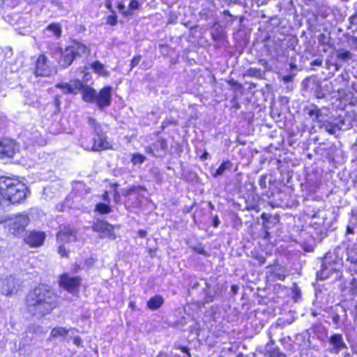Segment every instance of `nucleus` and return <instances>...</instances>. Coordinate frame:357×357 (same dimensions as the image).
Instances as JSON below:
<instances>
[{
    "label": "nucleus",
    "mask_w": 357,
    "mask_h": 357,
    "mask_svg": "<svg viewBox=\"0 0 357 357\" xmlns=\"http://www.w3.org/2000/svg\"><path fill=\"white\" fill-rule=\"evenodd\" d=\"M56 305V295L45 286L36 287L26 296V309L30 314L35 316L43 317L49 314Z\"/></svg>",
    "instance_id": "nucleus-1"
},
{
    "label": "nucleus",
    "mask_w": 357,
    "mask_h": 357,
    "mask_svg": "<svg viewBox=\"0 0 357 357\" xmlns=\"http://www.w3.org/2000/svg\"><path fill=\"white\" fill-rule=\"evenodd\" d=\"M27 187L18 179L0 177V210L10 206L20 204L25 200L27 196Z\"/></svg>",
    "instance_id": "nucleus-2"
},
{
    "label": "nucleus",
    "mask_w": 357,
    "mask_h": 357,
    "mask_svg": "<svg viewBox=\"0 0 357 357\" xmlns=\"http://www.w3.org/2000/svg\"><path fill=\"white\" fill-rule=\"evenodd\" d=\"M60 50L61 57L58 60L60 68H67L73 63L77 56H82L89 53L87 47L79 42H73L65 49Z\"/></svg>",
    "instance_id": "nucleus-3"
},
{
    "label": "nucleus",
    "mask_w": 357,
    "mask_h": 357,
    "mask_svg": "<svg viewBox=\"0 0 357 357\" xmlns=\"http://www.w3.org/2000/svg\"><path fill=\"white\" fill-rule=\"evenodd\" d=\"M5 222L10 234L13 236H19L22 234L30 222L28 214L19 213L8 219L0 218V224Z\"/></svg>",
    "instance_id": "nucleus-4"
},
{
    "label": "nucleus",
    "mask_w": 357,
    "mask_h": 357,
    "mask_svg": "<svg viewBox=\"0 0 357 357\" xmlns=\"http://www.w3.org/2000/svg\"><path fill=\"white\" fill-rule=\"evenodd\" d=\"M342 265V259L334 256L332 253H327L322 261V269L317 273L319 280L328 278L331 273L337 271Z\"/></svg>",
    "instance_id": "nucleus-5"
},
{
    "label": "nucleus",
    "mask_w": 357,
    "mask_h": 357,
    "mask_svg": "<svg viewBox=\"0 0 357 357\" xmlns=\"http://www.w3.org/2000/svg\"><path fill=\"white\" fill-rule=\"evenodd\" d=\"M112 144L107 140V136L105 132L100 131L95 133L93 136V144L92 146H86L84 149L92 151H99L102 150L109 149Z\"/></svg>",
    "instance_id": "nucleus-6"
},
{
    "label": "nucleus",
    "mask_w": 357,
    "mask_h": 357,
    "mask_svg": "<svg viewBox=\"0 0 357 357\" xmlns=\"http://www.w3.org/2000/svg\"><path fill=\"white\" fill-rule=\"evenodd\" d=\"M112 91L111 86L103 87L98 93H96V107L102 110L103 109L110 106L112 103Z\"/></svg>",
    "instance_id": "nucleus-7"
},
{
    "label": "nucleus",
    "mask_w": 357,
    "mask_h": 357,
    "mask_svg": "<svg viewBox=\"0 0 357 357\" xmlns=\"http://www.w3.org/2000/svg\"><path fill=\"white\" fill-rule=\"evenodd\" d=\"M20 288L18 281L12 276L0 279V292L6 296L16 294Z\"/></svg>",
    "instance_id": "nucleus-8"
},
{
    "label": "nucleus",
    "mask_w": 357,
    "mask_h": 357,
    "mask_svg": "<svg viewBox=\"0 0 357 357\" xmlns=\"http://www.w3.org/2000/svg\"><path fill=\"white\" fill-rule=\"evenodd\" d=\"M81 283L79 277H70L64 273L60 276L59 284L70 293H74L79 290Z\"/></svg>",
    "instance_id": "nucleus-9"
},
{
    "label": "nucleus",
    "mask_w": 357,
    "mask_h": 357,
    "mask_svg": "<svg viewBox=\"0 0 357 357\" xmlns=\"http://www.w3.org/2000/svg\"><path fill=\"white\" fill-rule=\"evenodd\" d=\"M33 74L36 77H50L53 75V70L47 64V58L40 54L37 59Z\"/></svg>",
    "instance_id": "nucleus-10"
},
{
    "label": "nucleus",
    "mask_w": 357,
    "mask_h": 357,
    "mask_svg": "<svg viewBox=\"0 0 357 357\" xmlns=\"http://www.w3.org/2000/svg\"><path fill=\"white\" fill-rule=\"evenodd\" d=\"M45 237V234L43 231H31L26 234L24 241L30 247L36 248L43 244Z\"/></svg>",
    "instance_id": "nucleus-11"
},
{
    "label": "nucleus",
    "mask_w": 357,
    "mask_h": 357,
    "mask_svg": "<svg viewBox=\"0 0 357 357\" xmlns=\"http://www.w3.org/2000/svg\"><path fill=\"white\" fill-rule=\"evenodd\" d=\"M223 290L224 287L222 284H216L211 288V284L208 282H206L205 287L204 288L205 303L213 302L217 297L222 294Z\"/></svg>",
    "instance_id": "nucleus-12"
},
{
    "label": "nucleus",
    "mask_w": 357,
    "mask_h": 357,
    "mask_svg": "<svg viewBox=\"0 0 357 357\" xmlns=\"http://www.w3.org/2000/svg\"><path fill=\"white\" fill-rule=\"evenodd\" d=\"M92 229L94 231L100 233L102 238H115L113 226L105 221H97L93 225Z\"/></svg>",
    "instance_id": "nucleus-13"
},
{
    "label": "nucleus",
    "mask_w": 357,
    "mask_h": 357,
    "mask_svg": "<svg viewBox=\"0 0 357 357\" xmlns=\"http://www.w3.org/2000/svg\"><path fill=\"white\" fill-rule=\"evenodd\" d=\"M18 151V148L16 144L13 141L3 140L1 141L0 143V155L12 158L16 151Z\"/></svg>",
    "instance_id": "nucleus-14"
},
{
    "label": "nucleus",
    "mask_w": 357,
    "mask_h": 357,
    "mask_svg": "<svg viewBox=\"0 0 357 357\" xmlns=\"http://www.w3.org/2000/svg\"><path fill=\"white\" fill-rule=\"evenodd\" d=\"M328 342L333 346L331 352L337 354L341 350L347 348L341 334H334L328 339Z\"/></svg>",
    "instance_id": "nucleus-15"
},
{
    "label": "nucleus",
    "mask_w": 357,
    "mask_h": 357,
    "mask_svg": "<svg viewBox=\"0 0 357 357\" xmlns=\"http://www.w3.org/2000/svg\"><path fill=\"white\" fill-rule=\"evenodd\" d=\"M76 240V234L70 227H65L57 234V241L62 243L66 242H73Z\"/></svg>",
    "instance_id": "nucleus-16"
},
{
    "label": "nucleus",
    "mask_w": 357,
    "mask_h": 357,
    "mask_svg": "<svg viewBox=\"0 0 357 357\" xmlns=\"http://www.w3.org/2000/svg\"><path fill=\"white\" fill-rule=\"evenodd\" d=\"M96 91L89 86H84L82 89V99L84 101L94 103L96 101Z\"/></svg>",
    "instance_id": "nucleus-17"
},
{
    "label": "nucleus",
    "mask_w": 357,
    "mask_h": 357,
    "mask_svg": "<svg viewBox=\"0 0 357 357\" xmlns=\"http://www.w3.org/2000/svg\"><path fill=\"white\" fill-rule=\"evenodd\" d=\"M313 333L321 341H325L328 338V330L321 324H316L312 328Z\"/></svg>",
    "instance_id": "nucleus-18"
},
{
    "label": "nucleus",
    "mask_w": 357,
    "mask_h": 357,
    "mask_svg": "<svg viewBox=\"0 0 357 357\" xmlns=\"http://www.w3.org/2000/svg\"><path fill=\"white\" fill-rule=\"evenodd\" d=\"M357 261V244L348 245L346 250V262Z\"/></svg>",
    "instance_id": "nucleus-19"
},
{
    "label": "nucleus",
    "mask_w": 357,
    "mask_h": 357,
    "mask_svg": "<svg viewBox=\"0 0 357 357\" xmlns=\"http://www.w3.org/2000/svg\"><path fill=\"white\" fill-rule=\"evenodd\" d=\"M266 355L268 357H282L279 349L275 347L273 341L271 340L265 347Z\"/></svg>",
    "instance_id": "nucleus-20"
},
{
    "label": "nucleus",
    "mask_w": 357,
    "mask_h": 357,
    "mask_svg": "<svg viewBox=\"0 0 357 357\" xmlns=\"http://www.w3.org/2000/svg\"><path fill=\"white\" fill-rule=\"evenodd\" d=\"M163 303V298L160 295H156L148 301L147 307L151 310H155L158 309Z\"/></svg>",
    "instance_id": "nucleus-21"
},
{
    "label": "nucleus",
    "mask_w": 357,
    "mask_h": 357,
    "mask_svg": "<svg viewBox=\"0 0 357 357\" xmlns=\"http://www.w3.org/2000/svg\"><path fill=\"white\" fill-rule=\"evenodd\" d=\"M336 57L340 61L347 62V61L352 59L353 54L349 50L340 49L336 52Z\"/></svg>",
    "instance_id": "nucleus-22"
},
{
    "label": "nucleus",
    "mask_w": 357,
    "mask_h": 357,
    "mask_svg": "<svg viewBox=\"0 0 357 357\" xmlns=\"http://www.w3.org/2000/svg\"><path fill=\"white\" fill-rule=\"evenodd\" d=\"M232 167V163L229 160L223 162L213 174V176L217 178L223 175L226 170H229Z\"/></svg>",
    "instance_id": "nucleus-23"
},
{
    "label": "nucleus",
    "mask_w": 357,
    "mask_h": 357,
    "mask_svg": "<svg viewBox=\"0 0 357 357\" xmlns=\"http://www.w3.org/2000/svg\"><path fill=\"white\" fill-rule=\"evenodd\" d=\"M69 330L64 327H56L54 328L50 333V337L56 338L59 337H65L68 334Z\"/></svg>",
    "instance_id": "nucleus-24"
},
{
    "label": "nucleus",
    "mask_w": 357,
    "mask_h": 357,
    "mask_svg": "<svg viewBox=\"0 0 357 357\" xmlns=\"http://www.w3.org/2000/svg\"><path fill=\"white\" fill-rule=\"evenodd\" d=\"M305 109L310 117H314L315 121H320L321 111L317 106L312 105L311 107H307Z\"/></svg>",
    "instance_id": "nucleus-25"
},
{
    "label": "nucleus",
    "mask_w": 357,
    "mask_h": 357,
    "mask_svg": "<svg viewBox=\"0 0 357 357\" xmlns=\"http://www.w3.org/2000/svg\"><path fill=\"white\" fill-rule=\"evenodd\" d=\"M244 76L261 78L263 77V73H261V70L259 68H250L245 71V73H244Z\"/></svg>",
    "instance_id": "nucleus-26"
},
{
    "label": "nucleus",
    "mask_w": 357,
    "mask_h": 357,
    "mask_svg": "<svg viewBox=\"0 0 357 357\" xmlns=\"http://www.w3.org/2000/svg\"><path fill=\"white\" fill-rule=\"evenodd\" d=\"M74 191L75 194V197L79 198L82 196V192H84L86 194L89 192V188H87L85 185L82 183H78L76 184L74 188Z\"/></svg>",
    "instance_id": "nucleus-27"
},
{
    "label": "nucleus",
    "mask_w": 357,
    "mask_h": 357,
    "mask_svg": "<svg viewBox=\"0 0 357 357\" xmlns=\"http://www.w3.org/2000/svg\"><path fill=\"white\" fill-rule=\"evenodd\" d=\"M325 130L331 135H336L340 130V127L337 124L326 123L322 126Z\"/></svg>",
    "instance_id": "nucleus-28"
},
{
    "label": "nucleus",
    "mask_w": 357,
    "mask_h": 357,
    "mask_svg": "<svg viewBox=\"0 0 357 357\" xmlns=\"http://www.w3.org/2000/svg\"><path fill=\"white\" fill-rule=\"evenodd\" d=\"M87 122L89 126L93 130L94 134L102 131L101 126L97 122L96 119L89 116L87 118Z\"/></svg>",
    "instance_id": "nucleus-29"
},
{
    "label": "nucleus",
    "mask_w": 357,
    "mask_h": 357,
    "mask_svg": "<svg viewBox=\"0 0 357 357\" xmlns=\"http://www.w3.org/2000/svg\"><path fill=\"white\" fill-rule=\"evenodd\" d=\"M47 29L52 31L56 38L60 37L61 34V28L59 24L52 23L47 27Z\"/></svg>",
    "instance_id": "nucleus-30"
},
{
    "label": "nucleus",
    "mask_w": 357,
    "mask_h": 357,
    "mask_svg": "<svg viewBox=\"0 0 357 357\" xmlns=\"http://www.w3.org/2000/svg\"><path fill=\"white\" fill-rule=\"evenodd\" d=\"M142 190H144L143 187L133 185L128 189L123 190L122 195L128 197L132 194H137Z\"/></svg>",
    "instance_id": "nucleus-31"
},
{
    "label": "nucleus",
    "mask_w": 357,
    "mask_h": 357,
    "mask_svg": "<svg viewBox=\"0 0 357 357\" xmlns=\"http://www.w3.org/2000/svg\"><path fill=\"white\" fill-rule=\"evenodd\" d=\"M153 146L155 149L166 151L168 146L166 139L162 137H158L157 141L154 143Z\"/></svg>",
    "instance_id": "nucleus-32"
},
{
    "label": "nucleus",
    "mask_w": 357,
    "mask_h": 357,
    "mask_svg": "<svg viewBox=\"0 0 357 357\" xmlns=\"http://www.w3.org/2000/svg\"><path fill=\"white\" fill-rule=\"evenodd\" d=\"M346 268L347 271L350 273L351 276L357 275V261L347 263Z\"/></svg>",
    "instance_id": "nucleus-33"
},
{
    "label": "nucleus",
    "mask_w": 357,
    "mask_h": 357,
    "mask_svg": "<svg viewBox=\"0 0 357 357\" xmlns=\"http://www.w3.org/2000/svg\"><path fill=\"white\" fill-rule=\"evenodd\" d=\"M68 83L71 86V91H73V93H74L76 90H79L81 89H82L84 87L82 82L77 79H71Z\"/></svg>",
    "instance_id": "nucleus-34"
},
{
    "label": "nucleus",
    "mask_w": 357,
    "mask_h": 357,
    "mask_svg": "<svg viewBox=\"0 0 357 357\" xmlns=\"http://www.w3.org/2000/svg\"><path fill=\"white\" fill-rule=\"evenodd\" d=\"M349 291L351 296H357V278H353L349 283Z\"/></svg>",
    "instance_id": "nucleus-35"
},
{
    "label": "nucleus",
    "mask_w": 357,
    "mask_h": 357,
    "mask_svg": "<svg viewBox=\"0 0 357 357\" xmlns=\"http://www.w3.org/2000/svg\"><path fill=\"white\" fill-rule=\"evenodd\" d=\"M96 210L102 214H107L111 211L110 207L102 203L98 204L96 206Z\"/></svg>",
    "instance_id": "nucleus-36"
},
{
    "label": "nucleus",
    "mask_w": 357,
    "mask_h": 357,
    "mask_svg": "<svg viewBox=\"0 0 357 357\" xmlns=\"http://www.w3.org/2000/svg\"><path fill=\"white\" fill-rule=\"evenodd\" d=\"M55 87L63 90L64 93H73V91H71V86L69 83H59L55 85Z\"/></svg>",
    "instance_id": "nucleus-37"
},
{
    "label": "nucleus",
    "mask_w": 357,
    "mask_h": 357,
    "mask_svg": "<svg viewBox=\"0 0 357 357\" xmlns=\"http://www.w3.org/2000/svg\"><path fill=\"white\" fill-rule=\"evenodd\" d=\"M146 158L141 154H134L132 157L131 161L134 165L142 164Z\"/></svg>",
    "instance_id": "nucleus-38"
},
{
    "label": "nucleus",
    "mask_w": 357,
    "mask_h": 357,
    "mask_svg": "<svg viewBox=\"0 0 357 357\" xmlns=\"http://www.w3.org/2000/svg\"><path fill=\"white\" fill-rule=\"evenodd\" d=\"M274 277L276 278L279 280H284L285 275L284 271L282 268H278L275 269L273 272Z\"/></svg>",
    "instance_id": "nucleus-39"
},
{
    "label": "nucleus",
    "mask_w": 357,
    "mask_h": 357,
    "mask_svg": "<svg viewBox=\"0 0 357 357\" xmlns=\"http://www.w3.org/2000/svg\"><path fill=\"white\" fill-rule=\"evenodd\" d=\"M93 69L99 74H104V66L99 61H96L92 64Z\"/></svg>",
    "instance_id": "nucleus-40"
},
{
    "label": "nucleus",
    "mask_w": 357,
    "mask_h": 357,
    "mask_svg": "<svg viewBox=\"0 0 357 357\" xmlns=\"http://www.w3.org/2000/svg\"><path fill=\"white\" fill-rule=\"evenodd\" d=\"M318 42L321 45H328L330 42V38L324 33H321L318 36Z\"/></svg>",
    "instance_id": "nucleus-41"
},
{
    "label": "nucleus",
    "mask_w": 357,
    "mask_h": 357,
    "mask_svg": "<svg viewBox=\"0 0 357 357\" xmlns=\"http://www.w3.org/2000/svg\"><path fill=\"white\" fill-rule=\"evenodd\" d=\"M107 24H109V25H112V26H114L117 23V20H116V15L114 13H112V15H109L107 17Z\"/></svg>",
    "instance_id": "nucleus-42"
},
{
    "label": "nucleus",
    "mask_w": 357,
    "mask_h": 357,
    "mask_svg": "<svg viewBox=\"0 0 357 357\" xmlns=\"http://www.w3.org/2000/svg\"><path fill=\"white\" fill-rule=\"evenodd\" d=\"M118 9L122 12L123 15L125 16V17H127L128 15H132V13L130 12V10H125L126 9V6L122 3H119V5H118Z\"/></svg>",
    "instance_id": "nucleus-43"
},
{
    "label": "nucleus",
    "mask_w": 357,
    "mask_h": 357,
    "mask_svg": "<svg viewBox=\"0 0 357 357\" xmlns=\"http://www.w3.org/2000/svg\"><path fill=\"white\" fill-rule=\"evenodd\" d=\"M252 257L259 261V264L261 265L265 263L266 259L264 256H262L257 252H255V253L252 252Z\"/></svg>",
    "instance_id": "nucleus-44"
},
{
    "label": "nucleus",
    "mask_w": 357,
    "mask_h": 357,
    "mask_svg": "<svg viewBox=\"0 0 357 357\" xmlns=\"http://www.w3.org/2000/svg\"><path fill=\"white\" fill-rule=\"evenodd\" d=\"M141 58H142L141 56L138 55V56H135L131 60V62H130V68L131 69H132L133 68H135L139 63V62L141 61Z\"/></svg>",
    "instance_id": "nucleus-45"
},
{
    "label": "nucleus",
    "mask_w": 357,
    "mask_h": 357,
    "mask_svg": "<svg viewBox=\"0 0 357 357\" xmlns=\"http://www.w3.org/2000/svg\"><path fill=\"white\" fill-rule=\"evenodd\" d=\"M139 7V3L137 0H131L129 4V10H137Z\"/></svg>",
    "instance_id": "nucleus-46"
},
{
    "label": "nucleus",
    "mask_w": 357,
    "mask_h": 357,
    "mask_svg": "<svg viewBox=\"0 0 357 357\" xmlns=\"http://www.w3.org/2000/svg\"><path fill=\"white\" fill-rule=\"evenodd\" d=\"M349 22L351 26L357 27V13L349 17Z\"/></svg>",
    "instance_id": "nucleus-47"
},
{
    "label": "nucleus",
    "mask_w": 357,
    "mask_h": 357,
    "mask_svg": "<svg viewBox=\"0 0 357 357\" xmlns=\"http://www.w3.org/2000/svg\"><path fill=\"white\" fill-rule=\"evenodd\" d=\"M59 253L61 257H67V250L64 245H60L59 247Z\"/></svg>",
    "instance_id": "nucleus-48"
},
{
    "label": "nucleus",
    "mask_w": 357,
    "mask_h": 357,
    "mask_svg": "<svg viewBox=\"0 0 357 357\" xmlns=\"http://www.w3.org/2000/svg\"><path fill=\"white\" fill-rule=\"evenodd\" d=\"M105 6L107 7V8L112 13H114L115 11L113 10L112 8V0H106L105 1Z\"/></svg>",
    "instance_id": "nucleus-49"
},
{
    "label": "nucleus",
    "mask_w": 357,
    "mask_h": 357,
    "mask_svg": "<svg viewBox=\"0 0 357 357\" xmlns=\"http://www.w3.org/2000/svg\"><path fill=\"white\" fill-rule=\"evenodd\" d=\"M282 79L285 83L291 82L293 80V75H285L282 77Z\"/></svg>",
    "instance_id": "nucleus-50"
},
{
    "label": "nucleus",
    "mask_w": 357,
    "mask_h": 357,
    "mask_svg": "<svg viewBox=\"0 0 357 357\" xmlns=\"http://www.w3.org/2000/svg\"><path fill=\"white\" fill-rule=\"evenodd\" d=\"M259 183L261 188H266V176H263L260 178Z\"/></svg>",
    "instance_id": "nucleus-51"
},
{
    "label": "nucleus",
    "mask_w": 357,
    "mask_h": 357,
    "mask_svg": "<svg viewBox=\"0 0 357 357\" xmlns=\"http://www.w3.org/2000/svg\"><path fill=\"white\" fill-rule=\"evenodd\" d=\"M73 343L76 345V346H78L79 347L82 344V339L79 337H75L74 339H73Z\"/></svg>",
    "instance_id": "nucleus-52"
},
{
    "label": "nucleus",
    "mask_w": 357,
    "mask_h": 357,
    "mask_svg": "<svg viewBox=\"0 0 357 357\" xmlns=\"http://www.w3.org/2000/svg\"><path fill=\"white\" fill-rule=\"evenodd\" d=\"M322 64V60L321 59H315L313 61H312L311 65L312 66H320Z\"/></svg>",
    "instance_id": "nucleus-53"
},
{
    "label": "nucleus",
    "mask_w": 357,
    "mask_h": 357,
    "mask_svg": "<svg viewBox=\"0 0 357 357\" xmlns=\"http://www.w3.org/2000/svg\"><path fill=\"white\" fill-rule=\"evenodd\" d=\"M238 289H239V287H238V285H235V284H234V285H232V286H231V293H232L234 295H235V294H237V292H238Z\"/></svg>",
    "instance_id": "nucleus-54"
},
{
    "label": "nucleus",
    "mask_w": 357,
    "mask_h": 357,
    "mask_svg": "<svg viewBox=\"0 0 357 357\" xmlns=\"http://www.w3.org/2000/svg\"><path fill=\"white\" fill-rule=\"evenodd\" d=\"M220 224L218 217L216 215L213 218V225L215 227H217Z\"/></svg>",
    "instance_id": "nucleus-55"
},
{
    "label": "nucleus",
    "mask_w": 357,
    "mask_h": 357,
    "mask_svg": "<svg viewBox=\"0 0 357 357\" xmlns=\"http://www.w3.org/2000/svg\"><path fill=\"white\" fill-rule=\"evenodd\" d=\"M259 63L264 66L265 68L268 66V61L266 59H260Z\"/></svg>",
    "instance_id": "nucleus-56"
},
{
    "label": "nucleus",
    "mask_w": 357,
    "mask_h": 357,
    "mask_svg": "<svg viewBox=\"0 0 357 357\" xmlns=\"http://www.w3.org/2000/svg\"><path fill=\"white\" fill-rule=\"evenodd\" d=\"M315 93L317 98H323L325 96L324 93L321 91H317Z\"/></svg>",
    "instance_id": "nucleus-57"
},
{
    "label": "nucleus",
    "mask_w": 357,
    "mask_h": 357,
    "mask_svg": "<svg viewBox=\"0 0 357 357\" xmlns=\"http://www.w3.org/2000/svg\"><path fill=\"white\" fill-rule=\"evenodd\" d=\"M179 349L185 354H187L188 355H190L189 354V349L186 347H184V346H181L179 347Z\"/></svg>",
    "instance_id": "nucleus-58"
},
{
    "label": "nucleus",
    "mask_w": 357,
    "mask_h": 357,
    "mask_svg": "<svg viewBox=\"0 0 357 357\" xmlns=\"http://www.w3.org/2000/svg\"><path fill=\"white\" fill-rule=\"evenodd\" d=\"M54 105L56 106V107H59L61 104V101L59 100V97L58 96H56L55 98H54Z\"/></svg>",
    "instance_id": "nucleus-59"
},
{
    "label": "nucleus",
    "mask_w": 357,
    "mask_h": 357,
    "mask_svg": "<svg viewBox=\"0 0 357 357\" xmlns=\"http://www.w3.org/2000/svg\"><path fill=\"white\" fill-rule=\"evenodd\" d=\"M223 14H224L225 15H228V16H229V17H232V18H234V19H235V20L237 18L236 17H234V16L230 13V12H229V10H224Z\"/></svg>",
    "instance_id": "nucleus-60"
},
{
    "label": "nucleus",
    "mask_w": 357,
    "mask_h": 357,
    "mask_svg": "<svg viewBox=\"0 0 357 357\" xmlns=\"http://www.w3.org/2000/svg\"><path fill=\"white\" fill-rule=\"evenodd\" d=\"M139 235L140 237L144 238L146 235V231L144 230H139Z\"/></svg>",
    "instance_id": "nucleus-61"
},
{
    "label": "nucleus",
    "mask_w": 357,
    "mask_h": 357,
    "mask_svg": "<svg viewBox=\"0 0 357 357\" xmlns=\"http://www.w3.org/2000/svg\"><path fill=\"white\" fill-rule=\"evenodd\" d=\"M347 234H354V230L353 228H351L350 227H347Z\"/></svg>",
    "instance_id": "nucleus-62"
},
{
    "label": "nucleus",
    "mask_w": 357,
    "mask_h": 357,
    "mask_svg": "<svg viewBox=\"0 0 357 357\" xmlns=\"http://www.w3.org/2000/svg\"><path fill=\"white\" fill-rule=\"evenodd\" d=\"M120 198V196L117 192H115L114 201L117 202Z\"/></svg>",
    "instance_id": "nucleus-63"
},
{
    "label": "nucleus",
    "mask_w": 357,
    "mask_h": 357,
    "mask_svg": "<svg viewBox=\"0 0 357 357\" xmlns=\"http://www.w3.org/2000/svg\"><path fill=\"white\" fill-rule=\"evenodd\" d=\"M103 199L105 200H107L109 199V194L107 192H105L103 195Z\"/></svg>",
    "instance_id": "nucleus-64"
}]
</instances>
